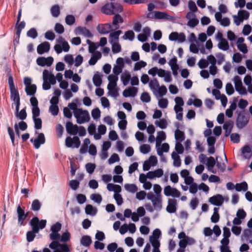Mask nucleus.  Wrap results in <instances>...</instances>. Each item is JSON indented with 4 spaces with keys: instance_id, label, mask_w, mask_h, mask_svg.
Instances as JSON below:
<instances>
[{
    "instance_id": "cd10ccee",
    "label": "nucleus",
    "mask_w": 252,
    "mask_h": 252,
    "mask_svg": "<svg viewBox=\"0 0 252 252\" xmlns=\"http://www.w3.org/2000/svg\"><path fill=\"white\" fill-rule=\"evenodd\" d=\"M150 89L153 93L156 94V92H157L158 88H159V83L156 78L151 80L149 84Z\"/></svg>"
},
{
    "instance_id": "2f4dec72",
    "label": "nucleus",
    "mask_w": 252,
    "mask_h": 252,
    "mask_svg": "<svg viewBox=\"0 0 252 252\" xmlns=\"http://www.w3.org/2000/svg\"><path fill=\"white\" fill-rule=\"evenodd\" d=\"M218 47L222 51H227L229 48L228 42L225 38L222 39L218 44Z\"/></svg>"
},
{
    "instance_id": "58836bf2",
    "label": "nucleus",
    "mask_w": 252,
    "mask_h": 252,
    "mask_svg": "<svg viewBox=\"0 0 252 252\" xmlns=\"http://www.w3.org/2000/svg\"><path fill=\"white\" fill-rule=\"evenodd\" d=\"M10 98L12 101H15L20 99L19 92L16 89L10 90Z\"/></svg>"
},
{
    "instance_id": "39448f33",
    "label": "nucleus",
    "mask_w": 252,
    "mask_h": 252,
    "mask_svg": "<svg viewBox=\"0 0 252 252\" xmlns=\"http://www.w3.org/2000/svg\"><path fill=\"white\" fill-rule=\"evenodd\" d=\"M49 248L54 250V252H70V249L66 243L60 244L58 241H52L49 244Z\"/></svg>"
},
{
    "instance_id": "a211bd4d",
    "label": "nucleus",
    "mask_w": 252,
    "mask_h": 252,
    "mask_svg": "<svg viewBox=\"0 0 252 252\" xmlns=\"http://www.w3.org/2000/svg\"><path fill=\"white\" fill-rule=\"evenodd\" d=\"M233 127V122L229 121L225 122L223 125V128L225 130V137H228L231 132L232 129Z\"/></svg>"
},
{
    "instance_id": "f704fd0d",
    "label": "nucleus",
    "mask_w": 252,
    "mask_h": 252,
    "mask_svg": "<svg viewBox=\"0 0 252 252\" xmlns=\"http://www.w3.org/2000/svg\"><path fill=\"white\" fill-rule=\"evenodd\" d=\"M234 188H235L236 190L237 191H241L242 190L246 191L248 190V187L247 183L244 181L241 183H237Z\"/></svg>"
},
{
    "instance_id": "6e6552de",
    "label": "nucleus",
    "mask_w": 252,
    "mask_h": 252,
    "mask_svg": "<svg viewBox=\"0 0 252 252\" xmlns=\"http://www.w3.org/2000/svg\"><path fill=\"white\" fill-rule=\"evenodd\" d=\"M17 213L19 225L20 226L24 225V221L28 217L29 213L28 212L26 213L24 210L19 205L17 207Z\"/></svg>"
},
{
    "instance_id": "6ab92c4d",
    "label": "nucleus",
    "mask_w": 252,
    "mask_h": 252,
    "mask_svg": "<svg viewBox=\"0 0 252 252\" xmlns=\"http://www.w3.org/2000/svg\"><path fill=\"white\" fill-rule=\"evenodd\" d=\"M242 154L245 159H249L252 157V149L249 145H245L242 149Z\"/></svg>"
},
{
    "instance_id": "a18cd8bd",
    "label": "nucleus",
    "mask_w": 252,
    "mask_h": 252,
    "mask_svg": "<svg viewBox=\"0 0 252 252\" xmlns=\"http://www.w3.org/2000/svg\"><path fill=\"white\" fill-rule=\"evenodd\" d=\"M149 241L153 247V251H154V252L159 250V248L160 244L158 239H151V238L149 239Z\"/></svg>"
},
{
    "instance_id": "20e7f679",
    "label": "nucleus",
    "mask_w": 252,
    "mask_h": 252,
    "mask_svg": "<svg viewBox=\"0 0 252 252\" xmlns=\"http://www.w3.org/2000/svg\"><path fill=\"white\" fill-rule=\"evenodd\" d=\"M49 248L54 250V252H70V249L66 243L60 244L58 241H52L49 244Z\"/></svg>"
},
{
    "instance_id": "ea45409f",
    "label": "nucleus",
    "mask_w": 252,
    "mask_h": 252,
    "mask_svg": "<svg viewBox=\"0 0 252 252\" xmlns=\"http://www.w3.org/2000/svg\"><path fill=\"white\" fill-rule=\"evenodd\" d=\"M153 205L155 210L159 211L162 208L161 198V197H158V198L152 202Z\"/></svg>"
},
{
    "instance_id": "412c9836",
    "label": "nucleus",
    "mask_w": 252,
    "mask_h": 252,
    "mask_svg": "<svg viewBox=\"0 0 252 252\" xmlns=\"http://www.w3.org/2000/svg\"><path fill=\"white\" fill-rule=\"evenodd\" d=\"M92 242V238L89 235H83L80 239V244L85 247H89Z\"/></svg>"
},
{
    "instance_id": "c03bdc74",
    "label": "nucleus",
    "mask_w": 252,
    "mask_h": 252,
    "mask_svg": "<svg viewBox=\"0 0 252 252\" xmlns=\"http://www.w3.org/2000/svg\"><path fill=\"white\" fill-rule=\"evenodd\" d=\"M37 87L35 84H32L28 87V91L26 92L27 95L34 96L36 93Z\"/></svg>"
},
{
    "instance_id": "6e6d98bb",
    "label": "nucleus",
    "mask_w": 252,
    "mask_h": 252,
    "mask_svg": "<svg viewBox=\"0 0 252 252\" xmlns=\"http://www.w3.org/2000/svg\"><path fill=\"white\" fill-rule=\"evenodd\" d=\"M140 99L143 102L148 103L150 102L151 98L149 93L144 92L141 94Z\"/></svg>"
},
{
    "instance_id": "37998d69",
    "label": "nucleus",
    "mask_w": 252,
    "mask_h": 252,
    "mask_svg": "<svg viewBox=\"0 0 252 252\" xmlns=\"http://www.w3.org/2000/svg\"><path fill=\"white\" fill-rule=\"evenodd\" d=\"M90 198L98 204H100L102 200V197L100 194H92L90 196Z\"/></svg>"
},
{
    "instance_id": "3c124183",
    "label": "nucleus",
    "mask_w": 252,
    "mask_h": 252,
    "mask_svg": "<svg viewBox=\"0 0 252 252\" xmlns=\"http://www.w3.org/2000/svg\"><path fill=\"white\" fill-rule=\"evenodd\" d=\"M27 36L32 39L36 38L38 36V33L36 30L34 28H31L27 32Z\"/></svg>"
},
{
    "instance_id": "680f3d73",
    "label": "nucleus",
    "mask_w": 252,
    "mask_h": 252,
    "mask_svg": "<svg viewBox=\"0 0 252 252\" xmlns=\"http://www.w3.org/2000/svg\"><path fill=\"white\" fill-rule=\"evenodd\" d=\"M101 112L98 108L94 109L91 112V115L94 120H97L100 117Z\"/></svg>"
},
{
    "instance_id": "864d4df0",
    "label": "nucleus",
    "mask_w": 252,
    "mask_h": 252,
    "mask_svg": "<svg viewBox=\"0 0 252 252\" xmlns=\"http://www.w3.org/2000/svg\"><path fill=\"white\" fill-rule=\"evenodd\" d=\"M50 12L52 16H59L60 14L59 5L56 4L52 6L50 9Z\"/></svg>"
},
{
    "instance_id": "423d86ee",
    "label": "nucleus",
    "mask_w": 252,
    "mask_h": 252,
    "mask_svg": "<svg viewBox=\"0 0 252 252\" xmlns=\"http://www.w3.org/2000/svg\"><path fill=\"white\" fill-rule=\"evenodd\" d=\"M46 222V220H39L37 217L34 216L30 220V225L32 229H33V227H35L36 229L37 228L38 232L40 229H43L45 227Z\"/></svg>"
},
{
    "instance_id": "9b49d317",
    "label": "nucleus",
    "mask_w": 252,
    "mask_h": 252,
    "mask_svg": "<svg viewBox=\"0 0 252 252\" xmlns=\"http://www.w3.org/2000/svg\"><path fill=\"white\" fill-rule=\"evenodd\" d=\"M30 141L32 143L33 142L34 148L38 149L39 148L41 145L44 144L45 143V138L44 133H38V136L34 140L32 138L31 139Z\"/></svg>"
},
{
    "instance_id": "ddd939ff",
    "label": "nucleus",
    "mask_w": 252,
    "mask_h": 252,
    "mask_svg": "<svg viewBox=\"0 0 252 252\" xmlns=\"http://www.w3.org/2000/svg\"><path fill=\"white\" fill-rule=\"evenodd\" d=\"M75 33L76 35H80L81 34L85 37L91 38L93 37V34L91 32L87 29L86 27L79 26L78 27L75 31Z\"/></svg>"
},
{
    "instance_id": "2eb2a0df",
    "label": "nucleus",
    "mask_w": 252,
    "mask_h": 252,
    "mask_svg": "<svg viewBox=\"0 0 252 252\" xmlns=\"http://www.w3.org/2000/svg\"><path fill=\"white\" fill-rule=\"evenodd\" d=\"M166 211L170 214L174 213L177 210V200L175 199L169 198Z\"/></svg>"
},
{
    "instance_id": "e2e57ef3",
    "label": "nucleus",
    "mask_w": 252,
    "mask_h": 252,
    "mask_svg": "<svg viewBox=\"0 0 252 252\" xmlns=\"http://www.w3.org/2000/svg\"><path fill=\"white\" fill-rule=\"evenodd\" d=\"M225 91L226 94L228 95H232L234 93V90L231 83H227L226 84L225 86Z\"/></svg>"
},
{
    "instance_id": "dca6fc26",
    "label": "nucleus",
    "mask_w": 252,
    "mask_h": 252,
    "mask_svg": "<svg viewBox=\"0 0 252 252\" xmlns=\"http://www.w3.org/2000/svg\"><path fill=\"white\" fill-rule=\"evenodd\" d=\"M138 92V89L136 87H129L126 89L123 92V95L125 97H134Z\"/></svg>"
},
{
    "instance_id": "5fc2aeb1",
    "label": "nucleus",
    "mask_w": 252,
    "mask_h": 252,
    "mask_svg": "<svg viewBox=\"0 0 252 252\" xmlns=\"http://www.w3.org/2000/svg\"><path fill=\"white\" fill-rule=\"evenodd\" d=\"M140 151L143 154H147L150 152L151 147L149 145L144 144L140 146Z\"/></svg>"
},
{
    "instance_id": "5701e85b",
    "label": "nucleus",
    "mask_w": 252,
    "mask_h": 252,
    "mask_svg": "<svg viewBox=\"0 0 252 252\" xmlns=\"http://www.w3.org/2000/svg\"><path fill=\"white\" fill-rule=\"evenodd\" d=\"M85 210L87 215L92 216H94L97 212V209L91 204L86 205Z\"/></svg>"
},
{
    "instance_id": "c9c22d12",
    "label": "nucleus",
    "mask_w": 252,
    "mask_h": 252,
    "mask_svg": "<svg viewBox=\"0 0 252 252\" xmlns=\"http://www.w3.org/2000/svg\"><path fill=\"white\" fill-rule=\"evenodd\" d=\"M125 189L128 192L134 193L138 190V188L134 184H126L125 185Z\"/></svg>"
},
{
    "instance_id": "f257e3e1",
    "label": "nucleus",
    "mask_w": 252,
    "mask_h": 252,
    "mask_svg": "<svg viewBox=\"0 0 252 252\" xmlns=\"http://www.w3.org/2000/svg\"><path fill=\"white\" fill-rule=\"evenodd\" d=\"M68 108L74 111V116L76 119V122L79 124L88 122L90 120L89 113L87 110L77 108L75 103L71 102L68 104Z\"/></svg>"
},
{
    "instance_id": "0e129e2a",
    "label": "nucleus",
    "mask_w": 252,
    "mask_h": 252,
    "mask_svg": "<svg viewBox=\"0 0 252 252\" xmlns=\"http://www.w3.org/2000/svg\"><path fill=\"white\" fill-rule=\"evenodd\" d=\"M34 122V127L36 129H40L42 127V120L39 118L32 119Z\"/></svg>"
},
{
    "instance_id": "b1692460",
    "label": "nucleus",
    "mask_w": 252,
    "mask_h": 252,
    "mask_svg": "<svg viewBox=\"0 0 252 252\" xmlns=\"http://www.w3.org/2000/svg\"><path fill=\"white\" fill-rule=\"evenodd\" d=\"M38 233V229L33 227V229L31 231H28L26 234L27 240L28 242H31L33 241L35 234Z\"/></svg>"
},
{
    "instance_id": "8fccbe9b",
    "label": "nucleus",
    "mask_w": 252,
    "mask_h": 252,
    "mask_svg": "<svg viewBox=\"0 0 252 252\" xmlns=\"http://www.w3.org/2000/svg\"><path fill=\"white\" fill-rule=\"evenodd\" d=\"M252 236V229H246L244 230L241 236V239L243 240L244 239L248 240Z\"/></svg>"
},
{
    "instance_id": "49530a36",
    "label": "nucleus",
    "mask_w": 252,
    "mask_h": 252,
    "mask_svg": "<svg viewBox=\"0 0 252 252\" xmlns=\"http://www.w3.org/2000/svg\"><path fill=\"white\" fill-rule=\"evenodd\" d=\"M155 124L157 126L162 129H165L167 126V122L164 119H161L159 121H156Z\"/></svg>"
},
{
    "instance_id": "f8f14e48",
    "label": "nucleus",
    "mask_w": 252,
    "mask_h": 252,
    "mask_svg": "<svg viewBox=\"0 0 252 252\" xmlns=\"http://www.w3.org/2000/svg\"><path fill=\"white\" fill-rule=\"evenodd\" d=\"M66 132L70 135H75L78 133L79 126L73 125L71 122H67L65 125Z\"/></svg>"
},
{
    "instance_id": "a878e982",
    "label": "nucleus",
    "mask_w": 252,
    "mask_h": 252,
    "mask_svg": "<svg viewBox=\"0 0 252 252\" xmlns=\"http://www.w3.org/2000/svg\"><path fill=\"white\" fill-rule=\"evenodd\" d=\"M189 20L187 23V26L191 28H194L199 23V20L196 17H186Z\"/></svg>"
},
{
    "instance_id": "603ef678",
    "label": "nucleus",
    "mask_w": 252,
    "mask_h": 252,
    "mask_svg": "<svg viewBox=\"0 0 252 252\" xmlns=\"http://www.w3.org/2000/svg\"><path fill=\"white\" fill-rule=\"evenodd\" d=\"M122 33V31L118 30L113 32L110 33L109 36L110 39H113L115 42H118L119 40V37L120 34Z\"/></svg>"
},
{
    "instance_id": "de8ad7c7",
    "label": "nucleus",
    "mask_w": 252,
    "mask_h": 252,
    "mask_svg": "<svg viewBox=\"0 0 252 252\" xmlns=\"http://www.w3.org/2000/svg\"><path fill=\"white\" fill-rule=\"evenodd\" d=\"M147 65L146 62L143 61H137L134 64L133 68L134 71H138L142 68L145 67Z\"/></svg>"
},
{
    "instance_id": "4be33fe9",
    "label": "nucleus",
    "mask_w": 252,
    "mask_h": 252,
    "mask_svg": "<svg viewBox=\"0 0 252 252\" xmlns=\"http://www.w3.org/2000/svg\"><path fill=\"white\" fill-rule=\"evenodd\" d=\"M216 20L223 27H228L230 24V19L227 17H215Z\"/></svg>"
},
{
    "instance_id": "393cba45",
    "label": "nucleus",
    "mask_w": 252,
    "mask_h": 252,
    "mask_svg": "<svg viewBox=\"0 0 252 252\" xmlns=\"http://www.w3.org/2000/svg\"><path fill=\"white\" fill-rule=\"evenodd\" d=\"M111 26L109 25H98L97 27L98 32L101 34H105L110 31Z\"/></svg>"
},
{
    "instance_id": "aec40b11",
    "label": "nucleus",
    "mask_w": 252,
    "mask_h": 252,
    "mask_svg": "<svg viewBox=\"0 0 252 252\" xmlns=\"http://www.w3.org/2000/svg\"><path fill=\"white\" fill-rule=\"evenodd\" d=\"M101 57V53L99 51H96L92 55L91 59L89 61V64L91 65H94L97 61Z\"/></svg>"
},
{
    "instance_id": "1a4fd4ad",
    "label": "nucleus",
    "mask_w": 252,
    "mask_h": 252,
    "mask_svg": "<svg viewBox=\"0 0 252 252\" xmlns=\"http://www.w3.org/2000/svg\"><path fill=\"white\" fill-rule=\"evenodd\" d=\"M53 61L54 59L52 57H48L47 58L40 57L36 59V63L41 66H44L45 65L50 66L52 64Z\"/></svg>"
},
{
    "instance_id": "052dcab7",
    "label": "nucleus",
    "mask_w": 252,
    "mask_h": 252,
    "mask_svg": "<svg viewBox=\"0 0 252 252\" xmlns=\"http://www.w3.org/2000/svg\"><path fill=\"white\" fill-rule=\"evenodd\" d=\"M80 182L77 180H72L69 182V187L73 190H76L79 186Z\"/></svg>"
},
{
    "instance_id": "bb28decb",
    "label": "nucleus",
    "mask_w": 252,
    "mask_h": 252,
    "mask_svg": "<svg viewBox=\"0 0 252 252\" xmlns=\"http://www.w3.org/2000/svg\"><path fill=\"white\" fill-rule=\"evenodd\" d=\"M93 82L94 85L96 87H99L101 86L102 84L101 76L98 72H96L94 75L93 77Z\"/></svg>"
},
{
    "instance_id": "72a5a7b5",
    "label": "nucleus",
    "mask_w": 252,
    "mask_h": 252,
    "mask_svg": "<svg viewBox=\"0 0 252 252\" xmlns=\"http://www.w3.org/2000/svg\"><path fill=\"white\" fill-rule=\"evenodd\" d=\"M131 79V75L128 72H125L121 76V79L124 86H126Z\"/></svg>"
},
{
    "instance_id": "7ed1b4c3",
    "label": "nucleus",
    "mask_w": 252,
    "mask_h": 252,
    "mask_svg": "<svg viewBox=\"0 0 252 252\" xmlns=\"http://www.w3.org/2000/svg\"><path fill=\"white\" fill-rule=\"evenodd\" d=\"M237 117L236 119V126L238 129H242L248 124L250 117L244 110L236 112Z\"/></svg>"
},
{
    "instance_id": "473e14b6",
    "label": "nucleus",
    "mask_w": 252,
    "mask_h": 252,
    "mask_svg": "<svg viewBox=\"0 0 252 252\" xmlns=\"http://www.w3.org/2000/svg\"><path fill=\"white\" fill-rule=\"evenodd\" d=\"M175 139L179 142L183 141L185 139V133L179 129H177L175 131Z\"/></svg>"
},
{
    "instance_id": "7c9ffc66",
    "label": "nucleus",
    "mask_w": 252,
    "mask_h": 252,
    "mask_svg": "<svg viewBox=\"0 0 252 252\" xmlns=\"http://www.w3.org/2000/svg\"><path fill=\"white\" fill-rule=\"evenodd\" d=\"M109 42L112 45V51L114 54H117L121 51V46L118 42H115L113 39H109Z\"/></svg>"
},
{
    "instance_id": "f03ea898",
    "label": "nucleus",
    "mask_w": 252,
    "mask_h": 252,
    "mask_svg": "<svg viewBox=\"0 0 252 252\" xmlns=\"http://www.w3.org/2000/svg\"><path fill=\"white\" fill-rule=\"evenodd\" d=\"M123 6L118 3H107L101 9V12L106 15L120 16L119 13L123 11Z\"/></svg>"
},
{
    "instance_id": "a19ab883",
    "label": "nucleus",
    "mask_w": 252,
    "mask_h": 252,
    "mask_svg": "<svg viewBox=\"0 0 252 252\" xmlns=\"http://www.w3.org/2000/svg\"><path fill=\"white\" fill-rule=\"evenodd\" d=\"M148 18H154L157 19H167L173 23H177L181 25L183 24L180 23L179 21H177V18L178 17H147Z\"/></svg>"
},
{
    "instance_id": "774afa93",
    "label": "nucleus",
    "mask_w": 252,
    "mask_h": 252,
    "mask_svg": "<svg viewBox=\"0 0 252 252\" xmlns=\"http://www.w3.org/2000/svg\"><path fill=\"white\" fill-rule=\"evenodd\" d=\"M76 200L77 201V202L80 204H82L84 203L87 200L86 196L83 194H78L76 196Z\"/></svg>"
},
{
    "instance_id": "c756f323",
    "label": "nucleus",
    "mask_w": 252,
    "mask_h": 252,
    "mask_svg": "<svg viewBox=\"0 0 252 252\" xmlns=\"http://www.w3.org/2000/svg\"><path fill=\"white\" fill-rule=\"evenodd\" d=\"M166 139V133L163 131L158 132V135L156 137V147L160 145L162 141H164Z\"/></svg>"
},
{
    "instance_id": "f3484780",
    "label": "nucleus",
    "mask_w": 252,
    "mask_h": 252,
    "mask_svg": "<svg viewBox=\"0 0 252 252\" xmlns=\"http://www.w3.org/2000/svg\"><path fill=\"white\" fill-rule=\"evenodd\" d=\"M218 157H216V159L213 157H210L207 158V162L205 163L207 166L208 170L210 171H211L213 173H216V172L214 171L213 168L217 161L216 160L218 159Z\"/></svg>"
},
{
    "instance_id": "4468645a",
    "label": "nucleus",
    "mask_w": 252,
    "mask_h": 252,
    "mask_svg": "<svg viewBox=\"0 0 252 252\" xmlns=\"http://www.w3.org/2000/svg\"><path fill=\"white\" fill-rule=\"evenodd\" d=\"M50 49V43L47 41H44L37 46V52L39 55H42L49 52Z\"/></svg>"
},
{
    "instance_id": "9d476101",
    "label": "nucleus",
    "mask_w": 252,
    "mask_h": 252,
    "mask_svg": "<svg viewBox=\"0 0 252 252\" xmlns=\"http://www.w3.org/2000/svg\"><path fill=\"white\" fill-rule=\"evenodd\" d=\"M223 196L220 194L215 195L209 199V202L213 205L220 206L224 202Z\"/></svg>"
},
{
    "instance_id": "e433bc0d",
    "label": "nucleus",
    "mask_w": 252,
    "mask_h": 252,
    "mask_svg": "<svg viewBox=\"0 0 252 252\" xmlns=\"http://www.w3.org/2000/svg\"><path fill=\"white\" fill-rule=\"evenodd\" d=\"M15 116L22 121L25 120L27 117L26 108H24L20 111H18V112H15Z\"/></svg>"
},
{
    "instance_id": "4d7b16f0",
    "label": "nucleus",
    "mask_w": 252,
    "mask_h": 252,
    "mask_svg": "<svg viewBox=\"0 0 252 252\" xmlns=\"http://www.w3.org/2000/svg\"><path fill=\"white\" fill-rule=\"evenodd\" d=\"M167 92V90L166 87L164 85H162L161 86H159V88H158L157 92H156V93H158L159 96L162 97L165 95Z\"/></svg>"
},
{
    "instance_id": "13d9d810",
    "label": "nucleus",
    "mask_w": 252,
    "mask_h": 252,
    "mask_svg": "<svg viewBox=\"0 0 252 252\" xmlns=\"http://www.w3.org/2000/svg\"><path fill=\"white\" fill-rule=\"evenodd\" d=\"M96 167L95 164L92 163H88L85 165V168L87 172L90 174H92Z\"/></svg>"
},
{
    "instance_id": "c85d7f7f",
    "label": "nucleus",
    "mask_w": 252,
    "mask_h": 252,
    "mask_svg": "<svg viewBox=\"0 0 252 252\" xmlns=\"http://www.w3.org/2000/svg\"><path fill=\"white\" fill-rule=\"evenodd\" d=\"M172 158L173 159V165L175 167H180L181 165L180 157L175 152H173L171 154Z\"/></svg>"
},
{
    "instance_id": "0eeeda50",
    "label": "nucleus",
    "mask_w": 252,
    "mask_h": 252,
    "mask_svg": "<svg viewBox=\"0 0 252 252\" xmlns=\"http://www.w3.org/2000/svg\"><path fill=\"white\" fill-rule=\"evenodd\" d=\"M81 144L80 139L77 136H74L72 138L67 137L65 139V146L68 148H78Z\"/></svg>"
},
{
    "instance_id": "bf43d9fd",
    "label": "nucleus",
    "mask_w": 252,
    "mask_h": 252,
    "mask_svg": "<svg viewBox=\"0 0 252 252\" xmlns=\"http://www.w3.org/2000/svg\"><path fill=\"white\" fill-rule=\"evenodd\" d=\"M168 104V101L167 98H161L158 100V105L162 109L166 108Z\"/></svg>"
},
{
    "instance_id": "09e8293b",
    "label": "nucleus",
    "mask_w": 252,
    "mask_h": 252,
    "mask_svg": "<svg viewBox=\"0 0 252 252\" xmlns=\"http://www.w3.org/2000/svg\"><path fill=\"white\" fill-rule=\"evenodd\" d=\"M135 36V34L132 31L129 30L125 32L123 38L124 39H128L130 41H132Z\"/></svg>"
},
{
    "instance_id": "69168bd1",
    "label": "nucleus",
    "mask_w": 252,
    "mask_h": 252,
    "mask_svg": "<svg viewBox=\"0 0 252 252\" xmlns=\"http://www.w3.org/2000/svg\"><path fill=\"white\" fill-rule=\"evenodd\" d=\"M70 238V234L67 231L63 232L60 237V241L63 242H66L69 240Z\"/></svg>"
},
{
    "instance_id": "338daca9",
    "label": "nucleus",
    "mask_w": 252,
    "mask_h": 252,
    "mask_svg": "<svg viewBox=\"0 0 252 252\" xmlns=\"http://www.w3.org/2000/svg\"><path fill=\"white\" fill-rule=\"evenodd\" d=\"M161 235V232L160 229L157 228L153 232V235L150 236L149 239H158Z\"/></svg>"
},
{
    "instance_id": "79ce46f5",
    "label": "nucleus",
    "mask_w": 252,
    "mask_h": 252,
    "mask_svg": "<svg viewBox=\"0 0 252 252\" xmlns=\"http://www.w3.org/2000/svg\"><path fill=\"white\" fill-rule=\"evenodd\" d=\"M233 82L235 85V88L236 90V88L239 89L243 87V83L241 80V78L238 75H236L234 77Z\"/></svg>"
},
{
    "instance_id": "4c0bfd02",
    "label": "nucleus",
    "mask_w": 252,
    "mask_h": 252,
    "mask_svg": "<svg viewBox=\"0 0 252 252\" xmlns=\"http://www.w3.org/2000/svg\"><path fill=\"white\" fill-rule=\"evenodd\" d=\"M41 207V203L38 199H34L32 201L31 205V210L33 211H39Z\"/></svg>"
}]
</instances>
